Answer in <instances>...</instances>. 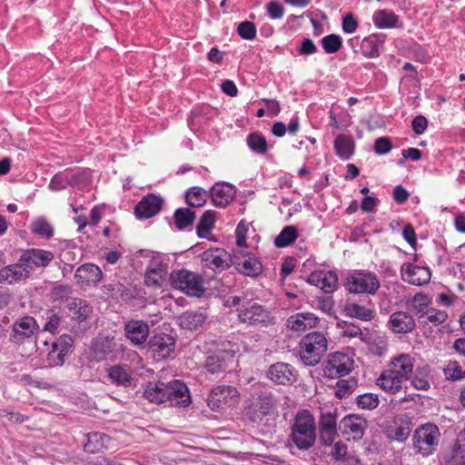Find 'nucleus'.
<instances>
[{
  "label": "nucleus",
  "instance_id": "obj_63",
  "mask_svg": "<svg viewBox=\"0 0 465 465\" xmlns=\"http://www.w3.org/2000/svg\"><path fill=\"white\" fill-rule=\"evenodd\" d=\"M268 15L272 19H280L284 14V9L282 4L278 1H271L266 5Z\"/></svg>",
  "mask_w": 465,
  "mask_h": 465
},
{
  "label": "nucleus",
  "instance_id": "obj_50",
  "mask_svg": "<svg viewBox=\"0 0 465 465\" xmlns=\"http://www.w3.org/2000/svg\"><path fill=\"white\" fill-rule=\"evenodd\" d=\"M207 193L201 187H192L186 193V203L193 207H201L204 204Z\"/></svg>",
  "mask_w": 465,
  "mask_h": 465
},
{
  "label": "nucleus",
  "instance_id": "obj_36",
  "mask_svg": "<svg viewBox=\"0 0 465 465\" xmlns=\"http://www.w3.org/2000/svg\"><path fill=\"white\" fill-rule=\"evenodd\" d=\"M108 379L117 386L129 387L132 385V376L129 368L123 365H114L107 369Z\"/></svg>",
  "mask_w": 465,
  "mask_h": 465
},
{
  "label": "nucleus",
  "instance_id": "obj_56",
  "mask_svg": "<svg viewBox=\"0 0 465 465\" xmlns=\"http://www.w3.org/2000/svg\"><path fill=\"white\" fill-rule=\"evenodd\" d=\"M356 402L362 410H373L378 407L380 400L377 394L364 393L357 397Z\"/></svg>",
  "mask_w": 465,
  "mask_h": 465
},
{
  "label": "nucleus",
  "instance_id": "obj_43",
  "mask_svg": "<svg viewBox=\"0 0 465 465\" xmlns=\"http://www.w3.org/2000/svg\"><path fill=\"white\" fill-rule=\"evenodd\" d=\"M237 269L240 272L246 276L257 277L262 272V264L261 261L256 257H248L242 262H239Z\"/></svg>",
  "mask_w": 465,
  "mask_h": 465
},
{
  "label": "nucleus",
  "instance_id": "obj_38",
  "mask_svg": "<svg viewBox=\"0 0 465 465\" xmlns=\"http://www.w3.org/2000/svg\"><path fill=\"white\" fill-rule=\"evenodd\" d=\"M109 437L101 432H91L87 434V440L84 449L89 453L100 452L103 449L108 448Z\"/></svg>",
  "mask_w": 465,
  "mask_h": 465
},
{
  "label": "nucleus",
  "instance_id": "obj_55",
  "mask_svg": "<svg viewBox=\"0 0 465 465\" xmlns=\"http://www.w3.org/2000/svg\"><path fill=\"white\" fill-rule=\"evenodd\" d=\"M91 183V174L87 171H79L76 173L69 172V186L84 187Z\"/></svg>",
  "mask_w": 465,
  "mask_h": 465
},
{
  "label": "nucleus",
  "instance_id": "obj_46",
  "mask_svg": "<svg viewBox=\"0 0 465 465\" xmlns=\"http://www.w3.org/2000/svg\"><path fill=\"white\" fill-rule=\"evenodd\" d=\"M247 145L257 154H265L270 149L265 137L259 133H252L247 136Z\"/></svg>",
  "mask_w": 465,
  "mask_h": 465
},
{
  "label": "nucleus",
  "instance_id": "obj_1",
  "mask_svg": "<svg viewBox=\"0 0 465 465\" xmlns=\"http://www.w3.org/2000/svg\"><path fill=\"white\" fill-rule=\"evenodd\" d=\"M291 439L302 450L312 448L316 440L315 419L308 410L298 411L292 427Z\"/></svg>",
  "mask_w": 465,
  "mask_h": 465
},
{
  "label": "nucleus",
  "instance_id": "obj_49",
  "mask_svg": "<svg viewBox=\"0 0 465 465\" xmlns=\"http://www.w3.org/2000/svg\"><path fill=\"white\" fill-rule=\"evenodd\" d=\"M195 219V213L187 208H180L174 213V223L179 230L191 225Z\"/></svg>",
  "mask_w": 465,
  "mask_h": 465
},
{
  "label": "nucleus",
  "instance_id": "obj_25",
  "mask_svg": "<svg viewBox=\"0 0 465 465\" xmlns=\"http://www.w3.org/2000/svg\"><path fill=\"white\" fill-rule=\"evenodd\" d=\"M319 318L312 312H297L287 319L286 326L294 332H303L316 327Z\"/></svg>",
  "mask_w": 465,
  "mask_h": 465
},
{
  "label": "nucleus",
  "instance_id": "obj_45",
  "mask_svg": "<svg viewBox=\"0 0 465 465\" xmlns=\"http://www.w3.org/2000/svg\"><path fill=\"white\" fill-rule=\"evenodd\" d=\"M383 43V38L378 35H371L362 41L363 54L369 58L378 57L380 55V48Z\"/></svg>",
  "mask_w": 465,
  "mask_h": 465
},
{
  "label": "nucleus",
  "instance_id": "obj_4",
  "mask_svg": "<svg viewBox=\"0 0 465 465\" xmlns=\"http://www.w3.org/2000/svg\"><path fill=\"white\" fill-rule=\"evenodd\" d=\"M172 285L192 297H201L205 291L201 274L182 269L173 271L170 275Z\"/></svg>",
  "mask_w": 465,
  "mask_h": 465
},
{
  "label": "nucleus",
  "instance_id": "obj_30",
  "mask_svg": "<svg viewBox=\"0 0 465 465\" xmlns=\"http://www.w3.org/2000/svg\"><path fill=\"white\" fill-rule=\"evenodd\" d=\"M78 282L96 285L103 278L102 270L94 263H85L77 268L74 273Z\"/></svg>",
  "mask_w": 465,
  "mask_h": 465
},
{
  "label": "nucleus",
  "instance_id": "obj_60",
  "mask_svg": "<svg viewBox=\"0 0 465 465\" xmlns=\"http://www.w3.org/2000/svg\"><path fill=\"white\" fill-rule=\"evenodd\" d=\"M430 301L427 295L422 293H418L413 297V308L417 312L420 318H421V314L426 312L428 309V304Z\"/></svg>",
  "mask_w": 465,
  "mask_h": 465
},
{
  "label": "nucleus",
  "instance_id": "obj_31",
  "mask_svg": "<svg viewBox=\"0 0 465 465\" xmlns=\"http://www.w3.org/2000/svg\"><path fill=\"white\" fill-rule=\"evenodd\" d=\"M276 406V400L271 392H262L256 401L252 404L254 413L252 420H260L268 415Z\"/></svg>",
  "mask_w": 465,
  "mask_h": 465
},
{
  "label": "nucleus",
  "instance_id": "obj_51",
  "mask_svg": "<svg viewBox=\"0 0 465 465\" xmlns=\"http://www.w3.org/2000/svg\"><path fill=\"white\" fill-rule=\"evenodd\" d=\"M356 387L355 379L339 380L335 386V395L339 399L347 398L352 394Z\"/></svg>",
  "mask_w": 465,
  "mask_h": 465
},
{
  "label": "nucleus",
  "instance_id": "obj_8",
  "mask_svg": "<svg viewBox=\"0 0 465 465\" xmlns=\"http://www.w3.org/2000/svg\"><path fill=\"white\" fill-rule=\"evenodd\" d=\"M239 391L230 385H220L213 388L208 397L207 403L211 410L223 411L239 402Z\"/></svg>",
  "mask_w": 465,
  "mask_h": 465
},
{
  "label": "nucleus",
  "instance_id": "obj_59",
  "mask_svg": "<svg viewBox=\"0 0 465 465\" xmlns=\"http://www.w3.org/2000/svg\"><path fill=\"white\" fill-rule=\"evenodd\" d=\"M238 35L245 40H253L256 36V26L252 22L243 21L237 27Z\"/></svg>",
  "mask_w": 465,
  "mask_h": 465
},
{
  "label": "nucleus",
  "instance_id": "obj_24",
  "mask_svg": "<svg viewBox=\"0 0 465 465\" xmlns=\"http://www.w3.org/2000/svg\"><path fill=\"white\" fill-rule=\"evenodd\" d=\"M166 389L167 401L171 406H186L190 403L189 391L183 382L173 380L166 383Z\"/></svg>",
  "mask_w": 465,
  "mask_h": 465
},
{
  "label": "nucleus",
  "instance_id": "obj_39",
  "mask_svg": "<svg viewBox=\"0 0 465 465\" xmlns=\"http://www.w3.org/2000/svg\"><path fill=\"white\" fill-rule=\"evenodd\" d=\"M205 319V315L202 312L187 311L179 316L178 322L183 329L193 331L201 327Z\"/></svg>",
  "mask_w": 465,
  "mask_h": 465
},
{
  "label": "nucleus",
  "instance_id": "obj_58",
  "mask_svg": "<svg viewBox=\"0 0 465 465\" xmlns=\"http://www.w3.org/2000/svg\"><path fill=\"white\" fill-rule=\"evenodd\" d=\"M69 185V172L64 171L53 176L49 188L53 191L65 189Z\"/></svg>",
  "mask_w": 465,
  "mask_h": 465
},
{
  "label": "nucleus",
  "instance_id": "obj_10",
  "mask_svg": "<svg viewBox=\"0 0 465 465\" xmlns=\"http://www.w3.org/2000/svg\"><path fill=\"white\" fill-rule=\"evenodd\" d=\"M203 266L213 272H223L231 265V255L222 248H211L201 254Z\"/></svg>",
  "mask_w": 465,
  "mask_h": 465
},
{
  "label": "nucleus",
  "instance_id": "obj_32",
  "mask_svg": "<svg viewBox=\"0 0 465 465\" xmlns=\"http://www.w3.org/2000/svg\"><path fill=\"white\" fill-rule=\"evenodd\" d=\"M167 274L166 267L162 262H153L145 273V284L150 287H161Z\"/></svg>",
  "mask_w": 465,
  "mask_h": 465
},
{
  "label": "nucleus",
  "instance_id": "obj_17",
  "mask_svg": "<svg viewBox=\"0 0 465 465\" xmlns=\"http://www.w3.org/2000/svg\"><path fill=\"white\" fill-rule=\"evenodd\" d=\"M297 371L290 364L276 362L270 366L267 371V377L278 384H290L297 380Z\"/></svg>",
  "mask_w": 465,
  "mask_h": 465
},
{
  "label": "nucleus",
  "instance_id": "obj_33",
  "mask_svg": "<svg viewBox=\"0 0 465 465\" xmlns=\"http://www.w3.org/2000/svg\"><path fill=\"white\" fill-rule=\"evenodd\" d=\"M166 390V383L163 381L149 382L143 391V396L150 402L161 404L167 402Z\"/></svg>",
  "mask_w": 465,
  "mask_h": 465
},
{
  "label": "nucleus",
  "instance_id": "obj_12",
  "mask_svg": "<svg viewBox=\"0 0 465 465\" xmlns=\"http://www.w3.org/2000/svg\"><path fill=\"white\" fill-rule=\"evenodd\" d=\"M320 441L324 446H331L338 437L337 416L330 411L321 414L319 420Z\"/></svg>",
  "mask_w": 465,
  "mask_h": 465
},
{
  "label": "nucleus",
  "instance_id": "obj_14",
  "mask_svg": "<svg viewBox=\"0 0 465 465\" xmlns=\"http://www.w3.org/2000/svg\"><path fill=\"white\" fill-rule=\"evenodd\" d=\"M401 275L404 282L412 285L421 286L430 282L431 273L428 267L406 262L401 266Z\"/></svg>",
  "mask_w": 465,
  "mask_h": 465
},
{
  "label": "nucleus",
  "instance_id": "obj_16",
  "mask_svg": "<svg viewBox=\"0 0 465 465\" xmlns=\"http://www.w3.org/2000/svg\"><path fill=\"white\" fill-rule=\"evenodd\" d=\"M366 427L367 422L365 419L356 414L347 415L340 422L342 435L348 436V439L351 438L354 440L362 439Z\"/></svg>",
  "mask_w": 465,
  "mask_h": 465
},
{
  "label": "nucleus",
  "instance_id": "obj_35",
  "mask_svg": "<svg viewBox=\"0 0 465 465\" xmlns=\"http://www.w3.org/2000/svg\"><path fill=\"white\" fill-rule=\"evenodd\" d=\"M336 154L342 160H348L354 153L355 142L351 135L339 134L334 140Z\"/></svg>",
  "mask_w": 465,
  "mask_h": 465
},
{
  "label": "nucleus",
  "instance_id": "obj_19",
  "mask_svg": "<svg viewBox=\"0 0 465 465\" xmlns=\"http://www.w3.org/2000/svg\"><path fill=\"white\" fill-rule=\"evenodd\" d=\"M161 197L150 193L142 198L134 208V214L138 219L145 220L156 215L162 209Z\"/></svg>",
  "mask_w": 465,
  "mask_h": 465
},
{
  "label": "nucleus",
  "instance_id": "obj_44",
  "mask_svg": "<svg viewBox=\"0 0 465 465\" xmlns=\"http://www.w3.org/2000/svg\"><path fill=\"white\" fill-rule=\"evenodd\" d=\"M216 215L214 211H205L197 225V235L200 238H207L214 227Z\"/></svg>",
  "mask_w": 465,
  "mask_h": 465
},
{
  "label": "nucleus",
  "instance_id": "obj_15",
  "mask_svg": "<svg viewBox=\"0 0 465 465\" xmlns=\"http://www.w3.org/2000/svg\"><path fill=\"white\" fill-rule=\"evenodd\" d=\"M389 329L397 334L412 332L416 328L413 315L405 311H397L391 314L388 321Z\"/></svg>",
  "mask_w": 465,
  "mask_h": 465
},
{
  "label": "nucleus",
  "instance_id": "obj_48",
  "mask_svg": "<svg viewBox=\"0 0 465 465\" xmlns=\"http://www.w3.org/2000/svg\"><path fill=\"white\" fill-rule=\"evenodd\" d=\"M443 374L448 381H462L465 379V368H463L458 361H450L443 368Z\"/></svg>",
  "mask_w": 465,
  "mask_h": 465
},
{
  "label": "nucleus",
  "instance_id": "obj_34",
  "mask_svg": "<svg viewBox=\"0 0 465 465\" xmlns=\"http://www.w3.org/2000/svg\"><path fill=\"white\" fill-rule=\"evenodd\" d=\"M67 306L73 320L78 322L85 321L93 312L90 304L83 299L73 298L69 301Z\"/></svg>",
  "mask_w": 465,
  "mask_h": 465
},
{
  "label": "nucleus",
  "instance_id": "obj_9",
  "mask_svg": "<svg viewBox=\"0 0 465 465\" xmlns=\"http://www.w3.org/2000/svg\"><path fill=\"white\" fill-rule=\"evenodd\" d=\"M354 361L348 354L336 351L329 355L324 364V376L329 379H335L347 375L353 369Z\"/></svg>",
  "mask_w": 465,
  "mask_h": 465
},
{
  "label": "nucleus",
  "instance_id": "obj_57",
  "mask_svg": "<svg viewBox=\"0 0 465 465\" xmlns=\"http://www.w3.org/2000/svg\"><path fill=\"white\" fill-rule=\"evenodd\" d=\"M204 368L212 374L223 371L226 368L225 361L218 355H210L207 357Z\"/></svg>",
  "mask_w": 465,
  "mask_h": 465
},
{
  "label": "nucleus",
  "instance_id": "obj_61",
  "mask_svg": "<svg viewBox=\"0 0 465 465\" xmlns=\"http://www.w3.org/2000/svg\"><path fill=\"white\" fill-rule=\"evenodd\" d=\"M388 350V342L384 339L379 337L372 341L370 344V351L376 356H383Z\"/></svg>",
  "mask_w": 465,
  "mask_h": 465
},
{
  "label": "nucleus",
  "instance_id": "obj_2",
  "mask_svg": "<svg viewBox=\"0 0 465 465\" xmlns=\"http://www.w3.org/2000/svg\"><path fill=\"white\" fill-rule=\"evenodd\" d=\"M232 304L238 306V319L241 322L253 327H266L274 323L271 312L257 302H242L238 296L232 299Z\"/></svg>",
  "mask_w": 465,
  "mask_h": 465
},
{
  "label": "nucleus",
  "instance_id": "obj_26",
  "mask_svg": "<svg viewBox=\"0 0 465 465\" xmlns=\"http://www.w3.org/2000/svg\"><path fill=\"white\" fill-rule=\"evenodd\" d=\"M72 340L68 337H60L52 343V349L47 353V361L50 366H60L64 362L65 356L71 351Z\"/></svg>",
  "mask_w": 465,
  "mask_h": 465
},
{
  "label": "nucleus",
  "instance_id": "obj_42",
  "mask_svg": "<svg viewBox=\"0 0 465 465\" xmlns=\"http://www.w3.org/2000/svg\"><path fill=\"white\" fill-rule=\"evenodd\" d=\"M430 377V367L428 365H424L422 367L418 366L413 374H411V385L420 391H428L430 388V383L429 381Z\"/></svg>",
  "mask_w": 465,
  "mask_h": 465
},
{
  "label": "nucleus",
  "instance_id": "obj_3",
  "mask_svg": "<svg viewBox=\"0 0 465 465\" xmlns=\"http://www.w3.org/2000/svg\"><path fill=\"white\" fill-rule=\"evenodd\" d=\"M300 358L305 366L317 365L328 349V341L320 331L306 334L300 341Z\"/></svg>",
  "mask_w": 465,
  "mask_h": 465
},
{
  "label": "nucleus",
  "instance_id": "obj_11",
  "mask_svg": "<svg viewBox=\"0 0 465 465\" xmlns=\"http://www.w3.org/2000/svg\"><path fill=\"white\" fill-rule=\"evenodd\" d=\"M33 268L25 264L20 257L16 263H13L0 269L1 284H15L30 277Z\"/></svg>",
  "mask_w": 465,
  "mask_h": 465
},
{
  "label": "nucleus",
  "instance_id": "obj_18",
  "mask_svg": "<svg viewBox=\"0 0 465 465\" xmlns=\"http://www.w3.org/2000/svg\"><path fill=\"white\" fill-rule=\"evenodd\" d=\"M22 262L34 269L47 267L54 259V253L48 250L31 248L23 251L21 256Z\"/></svg>",
  "mask_w": 465,
  "mask_h": 465
},
{
  "label": "nucleus",
  "instance_id": "obj_47",
  "mask_svg": "<svg viewBox=\"0 0 465 465\" xmlns=\"http://www.w3.org/2000/svg\"><path fill=\"white\" fill-rule=\"evenodd\" d=\"M298 237L297 230L293 225L285 226L274 239L276 247L282 248L292 244Z\"/></svg>",
  "mask_w": 465,
  "mask_h": 465
},
{
  "label": "nucleus",
  "instance_id": "obj_21",
  "mask_svg": "<svg viewBox=\"0 0 465 465\" xmlns=\"http://www.w3.org/2000/svg\"><path fill=\"white\" fill-rule=\"evenodd\" d=\"M406 380L390 369L388 366L384 369L376 381V384L381 390L391 394L400 392L403 388Z\"/></svg>",
  "mask_w": 465,
  "mask_h": 465
},
{
  "label": "nucleus",
  "instance_id": "obj_23",
  "mask_svg": "<svg viewBox=\"0 0 465 465\" xmlns=\"http://www.w3.org/2000/svg\"><path fill=\"white\" fill-rule=\"evenodd\" d=\"M387 366L401 377L409 381L414 371L415 357L411 353H401L392 357Z\"/></svg>",
  "mask_w": 465,
  "mask_h": 465
},
{
  "label": "nucleus",
  "instance_id": "obj_41",
  "mask_svg": "<svg viewBox=\"0 0 465 465\" xmlns=\"http://www.w3.org/2000/svg\"><path fill=\"white\" fill-rule=\"evenodd\" d=\"M30 231L33 234L46 240L54 236V227L44 216L37 217L31 223Z\"/></svg>",
  "mask_w": 465,
  "mask_h": 465
},
{
  "label": "nucleus",
  "instance_id": "obj_54",
  "mask_svg": "<svg viewBox=\"0 0 465 465\" xmlns=\"http://www.w3.org/2000/svg\"><path fill=\"white\" fill-rule=\"evenodd\" d=\"M338 325L342 329L341 331V335L342 337L348 338H357L359 337L362 341H366L367 335L362 332L361 328L358 325H355L351 322H343L342 323H338Z\"/></svg>",
  "mask_w": 465,
  "mask_h": 465
},
{
  "label": "nucleus",
  "instance_id": "obj_27",
  "mask_svg": "<svg viewBox=\"0 0 465 465\" xmlns=\"http://www.w3.org/2000/svg\"><path fill=\"white\" fill-rule=\"evenodd\" d=\"M126 337L134 345H143L145 343L149 336V325L141 320H132L126 322L125 327Z\"/></svg>",
  "mask_w": 465,
  "mask_h": 465
},
{
  "label": "nucleus",
  "instance_id": "obj_13",
  "mask_svg": "<svg viewBox=\"0 0 465 465\" xmlns=\"http://www.w3.org/2000/svg\"><path fill=\"white\" fill-rule=\"evenodd\" d=\"M38 328L35 318L23 316L13 323L10 340L14 342H23L32 337L38 331Z\"/></svg>",
  "mask_w": 465,
  "mask_h": 465
},
{
  "label": "nucleus",
  "instance_id": "obj_37",
  "mask_svg": "<svg viewBox=\"0 0 465 465\" xmlns=\"http://www.w3.org/2000/svg\"><path fill=\"white\" fill-rule=\"evenodd\" d=\"M372 22L380 29L394 28L399 22V16L387 9L377 10L372 15Z\"/></svg>",
  "mask_w": 465,
  "mask_h": 465
},
{
  "label": "nucleus",
  "instance_id": "obj_29",
  "mask_svg": "<svg viewBox=\"0 0 465 465\" xmlns=\"http://www.w3.org/2000/svg\"><path fill=\"white\" fill-rule=\"evenodd\" d=\"M210 195L216 207L223 208L233 201L235 189L230 183H217L212 187Z\"/></svg>",
  "mask_w": 465,
  "mask_h": 465
},
{
  "label": "nucleus",
  "instance_id": "obj_7",
  "mask_svg": "<svg viewBox=\"0 0 465 465\" xmlns=\"http://www.w3.org/2000/svg\"><path fill=\"white\" fill-rule=\"evenodd\" d=\"M124 351V345L119 339L104 337L96 339L90 349V359L96 362L110 359L114 360Z\"/></svg>",
  "mask_w": 465,
  "mask_h": 465
},
{
  "label": "nucleus",
  "instance_id": "obj_40",
  "mask_svg": "<svg viewBox=\"0 0 465 465\" xmlns=\"http://www.w3.org/2000/svg\"><path fill=\"white\" fill-rule=\"evenodd\" d=\"M347 316L356 318L363 322H370L374 318L375 312L373 309L351 302L347 303L344 307Z\"/></svg>",
  "mask_w": 465,
  "mask_h": 465
},
{
  "label": "nucleus",
  "instance_id": "obj_5",
  "mask_svg": "<svg viewBox=\"0 0 465 465\" xmlns=\"http://www.w3.org/2000/svg\"><path fill=\"white\" fill-rule=\"evenodd\" d=\"M381 286L378 277L370 272L355 271L347 277L346 289L351 293L373 295Z\"/></svg>",
  "mask_w": 465,
  "mask_h": 465
},
{
  "label": "nucleus",
  "instance_id": "obj_20",
  "mask_svg": "<svg viewBox=\"0 0 465 465\" xmlns=\"http://www.w3.org/2000/svg\"><path fill=\"white\" fill-rule=\"evenodd\" d=\"M150 350L159 358L169 357L175 349L174 338L163 332L156 333L148 342Z\"/></svg>",
  "mask_w": 465,
  "mask_h": 465
},
{
  "label": "nucleus",
  "instance_id": "obj_52",
  "mask_svg": "<svg viewBox=\"0 0 465 465\" xmlns=\"http://www.w3.org/2000/svg\"><path fill=\"white\" fill-rule=\"evenodd\" d=\"M448 318V313L445 311L438 310L435 308H429L424 313L421 314V319L425 322H430L434 326L443 323Z\"/></svg>",
  "mask_w": 465,
  "mask_h": 465
},
{
  "label": "nucleus",
  "instance_id": "obj_28",
  "mask_svg": "<svg viewBox=\"0 0 465 465\" xmlns=\"http://www.w3.org/2000/svg\"><path fill=\"white\" fill-rule=\"evenodd\" d=\"M445 465H465V430L460 431L455 443L442 456Z\"/></svg>",
  "mask_w": 465,
  "mask_h": 465
},
{
  "label": "nucleus",
  "instance_id": "obj_53",
  "mask_svg": "<svg viewBox=\"0 0 465 465\" xmlns=\"http://www.w3.org/2000/svg\"><path fill=\"white\" fill-rule=\"evenodd\" d=\"M321 43L324 52L329 54L337 53L342 45L341 36L333 34L322 37Z\"/></svg>",
  "mask_w": 465,
  "mask_h": 465
},
{
  "label": "nucleus",
  "instance_id": "obj_64",
  "mask_svg": "<svg viewBox=\"0 0 465 465\" xmlns=\"http://www.w3.org/2000/svg\"><path fill=\"white\" fill-rule=\"evenodd\" d=\"M392 148L391 142L388 137H380L375 140L374 151L377 154H386Z\"/></svg>",
  "mask_w": 465,
  "mask_h": 465
},
{
  "label": "nucleus",
  "instance_id": "obj_22",
  "mask_svg": "<svg viewBox=\"0 0 465 465\" xmlns=\"http://www.w3.org/2000/svg\"><path fill=\"white\" fill-rule=\"evenodd\" d=\"M308 282L320 288L325 293H331L338 286V276L332 271H315L309 275Z\"/></svg>",
  "mask_w": 465,
  "mask_h": 465
},
{
  "label": "nucleus",
  "instance_id": "obj_6",
  "mask_svg": "<svg viewBox=\"0 0 465 465\" xmlns=\"http://www.w3.org/2000/svg\"><path fill=\"white\" fill-rule=\"evenodd\" d=\"M439 428L427 423L416 430L413 437V446L416 451L422 456L430 455L436 449L440 439Z\"/></svg>",
  "mask_w": 465,
  "mask_h": 465
},
{
  "label": "nucleus",
  "instance_id": "obj_62",
  "mask_svg": "<svg viewBox=\"0 0 465 465\" xmlns=\"http://www.w3.org/2000/svg\"><path fill=\"white\" fill-rule=\"evenodd\" d=\"M411 429L409 424H401L391 430V437L398 441H404L411 434Z\"/></svg>",
  "mask_w": 465,
  "mask_h": 465
}]
</instances>
